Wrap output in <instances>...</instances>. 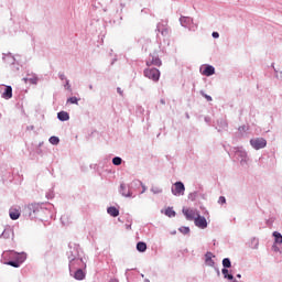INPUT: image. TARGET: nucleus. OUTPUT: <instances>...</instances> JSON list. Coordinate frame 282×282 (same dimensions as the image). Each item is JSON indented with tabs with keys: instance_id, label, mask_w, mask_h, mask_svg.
Returning a JSON list of instances; mask_svg holds the SVG:
<instances>
[{
	"instance_id": "46",
	"label": "nucleus",
	"mask_w": 282,
	"mask_h": 282,
	"mask_svg": "<svg viewBox=\"0 0 282 282\" xmlns=\"http://www.w3.org/2000/svg\"><path fill=\"white\" fill-rule=\"evenodd\" d=\"M161 102L164 105V100H161Z\"/></svg>"
},
{
	"instance_id": "12",
	"label": "nucleus",
	"mask_w": 282,
	"mask_h": 282,
	"mask_svg": "<svg viewBox=\"0 0 282 282\" xmlns=\"http://www.w3.org/2000/svg\"><path fill=\"white\" fill-rule=\"evenodd\" d=\"M183 215H185L188 221H193V219L195 220L198 217L199 213L193 208H183Z\"/></svg>"
},
{
	"instance_id": "27",
	"label": "nucleus",
	"mask_w": 282,
	"mask_h": 282,
	"mask_svg": "<svg viewBox=\"0 0 282 282\" xmlns=\"http://www.w3.org/2000/svg\"><path fill=\"white\" fill-rule=\"evenodd\" d=\"M78 98H76V97H70V98H68L67 99V105H78Z\"/></svg>"
},
{
	"instance_id": "19",
	"label": "nucleus",
	"mask_w": 282,
	"mask_h": 282,
	"mask_svg": "<svg viewBox=\"0 0 282 282\" xmlns=\"http://www.w3.org/2000/svg\"><path fill=\"white\" fill-rule=\"evenodd\" d=\"M57 118L62 122H67V120H69V113H67L65 111H61V112L57 113Z\"/></svg>"
},
{
	"instance_id": "20",
	"label": "nucleus",
	"mask_w": 282,
	"mask_h": 282,
	"mask_svg": "<svg viewBox=\"0 0 282 282\" xmlns=\"http://www.w3.org/2000/svg\"><path fill=\"white\" fill-rule=\"evenodd\" d=\"M108 215H110L111 217H118V215H120V212L118 210V208L116 207H109L107 209Z\"/></svg>"
},
{
	"instance_id": "29",
	"label": "nucleus",
	"mask_w": 282,
	"mask_h": 282,
	"mask_svg": "<svg viewBox=\"0 0 282 282\" xmlns=\"http://www.w3.org/2000/svg\"><path fill=\"white\" fill-rule=\"evenodd\" d=\"M28 83H30L31 85H36V83H39V77L34 76L31 78H26L25 79Z\"/></svg>"
},
{
	"instance_id": "6",
	"label": "nucleus",
	"mask_w": 282,
	"mask_h": 282,
	"mask_svg": "<svg viewBox=\"0 0 282 282\" xmlns=\"http://www.w3.org/2000/svg\"><path fill=\"white\" fill-rule=\"evenodd\" d=\"M145 78H149L150 80H153L154 83H158L160 80V69L158 68H147L143 72Z\"/></svg>"
},
{
	"instance_id": "48",
	"label": "nucleus",
	"mask_w": 282,
	"mask_h": 282,
	"mask_svg": "<svg viewBox=\"0 0 282 282\" xmlns=\"http://www.w3.org/2000/svg\"><path fill=\"white\" fill-rule=\"evenodd\" d=\"M145 282H149V280H145Z\"/></svg>"
},
{
	"instance_id": "18",
	"label": "nucleus",
	"mask_w": 282,
	"mask_h": 282,
	"mask_svg": "<svg viewBox=\"0 0 282 282\" xmlns=\"http://www.w3.org/2000/svg\"><path fill=\"white\" fill-rule=\"evenodd\" d=\"M156 30H158V32H160V33L162 34V36H169V34H170L169 29L165 28V26L162 25V24H158V25H156Z\"/></svg>"
},
{
	"instance_id": "2",
	"label": "nucleus",
	"mask_w": 282,
	"mask_h": 282,
	"mask_svg": "<svg viewBox=\"0 0 282 282\" xmlns=\"http://www.w3.org/2000/svg\"><path fill=\"white\" fill-rule=\"evenodd\" d=\"M30 215L35 217V219H40V221H50V219H55L56 214L54 210L45 207H41V205L34 203L29 205Z\"/></svg>"
},
{
	"instance_id": "34",
	"label": "nucleus",
	"mask_w": 282,
	"mask_h": 282,
	"mask_svg": "<svg viewBox=\"0 0 282 282\" xmlns=\"http://www.w3.org/2000/svg\"><path fill=\"white\" fill-rule=\"evenodd\" d=\"M206 263L207 265H210L213 263V258H210L208 254H206Z\"/></svg>"
},
{
	"instance_id": "8",
	"label": "nucleus",
	"mask_w": 282,
	"mask_h": 282,
	"mask_svg": "<svg viewBox=\"0 0 282 282\" xmlns=\"http://www.w3.org/2000/svg\"><path fill=\"white\" fill-rule=\"evenodd\" d=\"M250 144L256 151H259V149H265L268 141L263 138H256L250 140Z\"/></svg>"
},
{
	"instance_id": "10",
	"label": "nucleus",
	"mask_w": 282,
	"mask_h": 282,
	"mask_svg": "<svg viewBox=\"0 0 282 282\" xmlns=\"http://www.w3.org/2000/svg\"><path fill=\"white\" fill-rule=\"evenodd\" d=\"M1 98L10 100L12 98V86L0 85Z\"/></svg>"
},
{
	"instance_id": "32",
	"label": "nucleus",
	"mask_w": 282,
	"mask_h": 282,
	"mask_svg": "<svg viewBox=\"0 0 282 282\" xmlns=\"http://www.w3.org/2000/svg\"><path fill=\"white\" fill-rule=\"evenodd\" d=\"M64 89H66L67 91H72V85H69V79L65 80Z\"/></svg>"
},
{
	"instance_id": "15",
	"label": "nucleus",
	"mask_w": 282,
	"mask_h": 282,
	"mask_svg": "<svg viewBox=\"0 0 282 282\" xmlns=\"http://www.w3.org/2000/svg\"><path fill=\"white\" fill-rule=\"evenodd\" d=\"M147 65L148 67H151V65H155L156 67H160V65H162V61L160 59V57L155 55H150L147 59Z\"/></svg>"
},
{
	"instance_id": "11",
	"label": "nucleus",
	"mask_w": 282,
	"mask_h": 282,
	"mask_svg": "<svg viewBox=\"0 0 282 282\" xmlns=\"http://www.w3.org/2000/svg\"><path fill=\"white\" fill-rule=\"evenodd\" d=\"M119 193H120L123 197H135V194H133V191H131L130 185H126L124 183H122V184L120 185Z\"/></svg>"
},
{
	"instance_id": "28",
	"label": "nucleus",
	"mask_w": 282,
	"mask_h": 282,
	"mask_svg": "<svg viewBox=\"0 0 282 282\" xmlns=\"http://www.w3.org/2000/svg\"><path fill=\"white\" fill-rule=\"evenodd\" d=\"M48 142H50L51 144L56 145V144H58V142H61V139H58V137H51V138L48 139Z\"/></svg>"
},
{
	"instance_id": "47",
	"label": "nucleus",
	"mask_w": 282,
	"mask_h": 282,
	"mask_svg": "<svg viewBox=\"0 0 282 282\" xmlns=\"http://www.w3.org/2000/svg\"><path fill=\"white\" fill-rule=\"evenodd\" d=\"M111 282H118V281H116V280H112Z\"/></svg>"
},
{
	"instance_id": "42",
	"label": "nucleus",
	"mask_w": 282,
	"mask_h": 282,
	"mask_svg": "<svg viewBox=\"0 0 282 282\" xmlns=\"http://www.w3.org/2000/svg\"><path fill=\"white\" fill-rule=\"evenodd\" d=\"M88 87H89V89H94V85H89Z\"/></svg>"
},
{
	"instance_id": "24",
	"label": "nucleus",
	"mask_w": 282,
	"mask_h": 282,
	"mask_svg": "<svg viewBox=\"0 0 282 282\" xmlns=\"http://www.w3.org/2000/svg\"><path fill=\"white\" fill-rule=\"evenodd\" d=\"M151 193H153V195H160L162 193V187H160V186H152L151 187Z\"/></svg>"
},
{
	"instance_id": "16",
	"label": "nucleus",
	"mask_w": 282,
	"mask_h": 282,
	"mask_svg": "<svg viewBox=\"0 0 282 282\" xmlns=\"http://www.w3.org/2000/svg\"><path fill=\"white\" fill-rule=\"evenodd\" d=\"M200 72L203 76H213V74H215V67H213L212 65H206L200 67Z\"/></svg>"
},
{
	"instance_id": "23",
	"label": "nucleus",
	"mask_w": 282,
	"mask_h": 282,
	"mask_svg": "<svg viewBox=\"0 0 282 282\" xmlns=\"http://www.w3.org/2000/svg\"><path fill=\"white\" fill-rule=\"evenodd\" d=\"M273 237L275 239V243H282V235L279 231L273 232Z\"/></svg>"
},
{
	"instance_id": "31",
	"label": "nucleus",
	"mask_w": 282,
	"mask_h": 282,
	"mask_svg": "<svg viewBox=\"0 0 282 282\" xmlns=\"http://www.w3.org/2000/svg\"><path fill=\"white\" fill-rule=\"evenodd\" d=\"M178 230L182 235H188L191 232V228L188 227H181Z\"/></svg>"
},
{
	"instance_id": "39",
	"label": "nucleus",
	"mask_w": 282,
	"mask_h": 282,
	"mask_svg": "<svg viewBox=\"0 0 282 282\" xmlns=\"http://www.w3.org/2000/svg\"><path fill=\"white\" fill-rule=\"evenodd\" d=\"M212 36H213V39H219V33L218 32H213Z\"/></svg>"
},
{
	"instance_id": "3",
	"label": "nucleus",
	"mask_w": 282,
	"mask_h": 282,
	"mask_svg": "<svg viewBox=\"0 0 282 282\" xmlns=\"http://www.w3.org/2000/svg\"><path fill=\"white\" fill-rule=\"evenodd\" d=\"M26 259L28 256L25 253H19L13 250L4 251L2 253V263L6 265H11L12 268H21V263H23Z\"/></svg>"
},
{
	"instance_id": "44",
	"label": "nucleus",
	"mask_w": 282,
	"mask_h": 282,
	"mask_svg": "<svg viewBox=\"0 0 282 282\" xmlns=\"http://www.w3.org/2000/svg\"><path fill=\"white\" fill-rule=\"evenodd\" d=\"M229 281H232V282H239V281L235 280V278H234L232 280H229Z\"/></svg>"
},
{
	"instance_id": "9",
	"label": "nucleus",
	"mask_w": 282,
	"mask_h": 282,
	"mask_svg": "<svg viewBox=\"0 0 282 282\" xmlns=\"http://www.w3.org/2000/svg\"><path fill=\"white\" fill-rule=\"evenodd\" d=\"M185 191H186V187L182 182H176L172 186V194L175 195V197H180L184 195Z\"/></svg>"
},
{
	"instance_id": "4",
	"label": "nucleus",
	"mask_w": 282,
	"mask_h": 282,
	"mask_svg": "<svg viewBox=\"0 0 282 282\" xmlns=\"http://www.w3.org/2000/svg\"><path fill=\"white\" fill-rule=\"evenodd\" d=\"M234 153H235V158L236 160H238L241 164V166H246V164H248V153L246 152V150H243V148H234Z\"/></svg>"
},
{
	"instance_id": "38",
	"label": "nucleus",
	"mask_w": 282,
	"mask_h": 282,
	"mask_svg": "<svg viewBox=\"0 0 282 282\" xmlns=\"http://www.w3.org/2000/svg\"><path fill=\"white\" fill-rule=\"evenodd\" d=\"M252 243H254V248H258V246H259V239L253 238V239H252Z\"/></svg>"
},
{
	"instance_id": "36",
	"label": "nucleus",
	"mask_w": 282,
	"mask_h": 282,
	"mask_svg": "<svg viewBox=\"0 0 282 282\" xmlns=\"http://www.w3.org/2000/svg\"><path fill=\"white\" fill-rule=\"evenodd\" d=\"M218 204H226V197L220 196L218 199Z\"/></svg>"
},
{
	"instance_id": "45",
	"label": "nucleus",
	"mask_w": 282,
	"mask_h": 282,
	"mask_svg": "<svg viewBox=\"0 0 282 282\" xmlns=\"http://www.w3.org/2000/svg\"><path fill=\"white\" fill-rule=\"evenodd\" d=\"M47 197H48V198L52 197V194H47Z\"/></svg>"
},
{
	"instance_id": "33",
	"label": "nucleus",
	"mask_w": 282,
	"mask_h": 282,
	"mask_svg": "<svg viewBox=\"0 0 282 282\" xmlns=\"http://www.w3.org/2000/svg\"><path fill=\"white\" fill-rule=\"evenodd\" d=\"M238 131H239L240 133H243V132L248 131V127L241 126V127L238 128Z\"/></svg>"
},
{
	"instance_id": "40",
	"label": "nucleus",
	"mask_w": 282,
	"mask_h": 282,
	"mask_svg": "<svg viewBox=\"0 0 282 282\" xmlns=\"http://www.w3.org/2000/svg\"><path fill=\"white\" fill-rule=\"evenodd\" d=\"M203 96H204V98H206V100H208V101L213 100V97H210L209 95H204V94H203Z\"/></svg>"
},
{
	"instance_id": "5",
	"label": "nucleus",
	"mask_w": 282,
	"mask_h": 282,
	"mask_svg": "<svg viewBox=\"0 0 282 282\" xmlns=\"http://www.w3.org/2000/svg\"><path fill=\"white\" fill-rule=\"evenodd\" d=\"M130 191H132L133 195H135V193L142 195V193H147V186L142 184V181L134 180L130 183Z\"/></svg>"
},
{
	"instance_id": "13",
	"label": "nucleus",
	"mask_w": 282,
	"mask_h": 282,
	"mask_svg": "<svg viewBox=\"0 0 282 282\" xmlns=\"http://www.w3.org/2000/svg\"><path fill=\"white\" fill-rule=\"evenodd\" d=\"M194 224L195 226H197V228H200L202 230L208 228V223L206 221V218L204 216H199V214L198 217L194 219Z\"/></svg>"
},
{
	"instance_id": "43",
	"label": "nucleus",
	"mask_w": 282,
	"mask_h": 282,
	"mask_svg": "<svg viewBox=\"0 0 282 282\" xmlns=\"http://www.w3.org/2000/svg\"><path fill=\"white\" fill-rule=\"evenodd\" d=\"M237 279H241V274H237Z\"/></svg>"
},
{
	"instance_id": "30",
	"label": "nucleus",
	"mask_w": 282,
	"mask_h": 282,
	"mask_svg": "<svg viewBox=\"0 0 282 282\" xmlns=\"http://www.w3.org/2000/svg\"><path fill=\"white\" fill-rule=\"evenodd\" d=\"M223 265H224V268H231V267H232V263L230 262V259L225 258V259L223 260Z\"/></svg>"
},
{
	"instance_id": "41",
	"label": "nucleus",
	"mask_w": 282,
	"mask_h": 282,
	"mask_svg": "<svg viewBox=\"0 0 282 282\" xmlns=\"http://www.w3.org/2000/svg\"><path fill=\"white\" fill-rule=\"evenodd\" d=\"M118 94H120V96H122V90L120 88H117Z\"/></svg>"
},
{
	"instance_id": "25",
	"label": "nucleus",
	"mask_w": 282,
	"mask_h": 282,
	"mask_svg": "<svg viewBox=\"0 0 282 282\" xmlns=\"http://www.w3.org/2000/svg\"><path fill=\"white\" fill-rule=\"evenodd\" d=\"M166 217H175V210H173V207H167L165 209Z\"/></svg>"
},
{
	"instance_id": "35",
	"label": "nucleus",
	"mask_w": 282,
	"mask_h": 282,
	"mask_svg": "<svg viewBox=\"0 0 282 282\" xmlns=\"http://www.w3.org/2000/svg\"><path fill=\"white\" fill-rule=\"evenodd\" d=\"M58 78H59V80H67V77H65V74H63V73H59L58 74Z\"/></svg>"
},
{
	"instance_id": "22",
	"label": "nucleus",
	"mask_w": 282,
	"mask_h": 282,
	"mask_svg": "<svg viewBox=\"0 0 282 282\" xmlns=\"http://www.w3.org/2000/svg\"><path fill=\"white\" fill-rule=\"evenodd\" d=\"M137 250L139 252H147V245L144 242H138L137 243Z\"/></svg>"
},
{
	"instance_id": "37",
	"label": "nucleus",
	"mask_w": 282,
	"mask_h": 282,
	"mask_svg": "<svg viewBox=\"0 0 282 282\" xmlns=\"http://www.w3.org/2000/svg\"><path fill=\"white\" fill-rule=\"evenodd\" d=\"M221 128L223 129H228V122H226V120L221 121Z\"/></svg>"
},
{
	"instance_id": "26",
	"label": "nucleus",
	"mask_w": 282,
	"mask_h": 282,
	"mask_svg": "<svg viewBox=\"0 0 282 282\" xmlns=\"http://www.w3.org/2000/svg\"><path fill=\"white\" fill-rule=\"evenodd\" d=\"M112 164H113L115 166H120V164H122V159H121L120 156H115V158L112 159Z\"/></svg>"
},
{
	"instance_id": "14",
	"label": "nucleus",
	"mask_w": 282,
	"mask_h": 282,
	"mask_svg": "<svg viewBox=\"0 0 282 282\" xmlns=\"http://www.w3.org/2000/svg\"><path fill=\"white\" fill-rule=\"evenodd\" d=\"M10 219L17 220L21 217V207L13 206L9 209Z\"/></svg>"
},
{
	"instance_id": "17",
	"label": "nucleus",
	"mask_w": 282,
	"mask_h": 282,
	"mask_svg": "<svg viewBox=\"0 0 282 282\" xmlns=\"http://www.w3.org/2000/svg\"><path fill=\"white\" fill-rule=\"evenodd\" d=\"M70 274H74V278L77 280V281H83V279H85V272H83V269H76L75 271H73V273Z\"/></svg>"
},
{
	"instance_id": "1",
	"label": "nucleus",
	"mask_w": 282,
	"mask_h": 282,
	"mask_svg": "<svg viewBox=\"0 0 282 282\" xmlns=\"http://www.w3.org/2000/svg\"><path fill=\"white\" fill-rule=\"evenodd\" d=\"M69 251L67 252L68 261H69V272L74 273L75 270H83L87 268V264L80 257V247L78 245H68Z\"/></svg>"
},
{
	"instance_id": "7",
	"label": "nucleus",
	"mask_w": 282,
	"mask_h": 282,
	"mask_svg": "<svg viewBox=\"0 0 282 282\" xmlns=\"http://www.w3.org/2000/svg\"><path fill=\"white\" fill-rule=\"evenodd\" d=\"M180 21L183 28H187V30H191L192 32H195V30H197V24L193 22L192 18L182 17Z\"/></svg>"
},
{
	"instance_id": "21",
	"label": "nucleus",
	"mask_w": 282,
	"mask_h": 282,
	"mask_svg": "<svg viewBox=\"0 0 282 282\" xmlns=\"http://www.w3.org/2000/svg\"><path fill=\"white\" fill-rule=\"evenodd\" d=\"M221 272H223L224 279H228V281H232L234 275L230 274V273H228V268H224V269L221 270Z\"/></svg>"
}]
</instances>
